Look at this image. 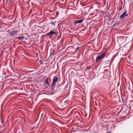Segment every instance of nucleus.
<instances>
[{
  "label": "nucleus",
  "mask_w": 133,
  "mask_h": 133,
  "mask_svg": "<svg viewBox=\"0 0 133 133\" xmlns=\"http://www.w3.org/2000/svg\"><path fill=\"white\" fill-rule=\"evenodd\" d=\"M106 54V53L105 52L101 54L99 56L97 57L96 58V61H97L100 59H101L104 57Z\"/></svg>",
  "instance_id": "nucleus-1"
},
{
  "label": "nucleus",
  "mask_w": 133,
  "mask_h": 133,
  "mask_svg": "<svg viewBox=\"0 0 133 133\" xmlns=\"http://www.w3.org/2000/svg\"><path fill=\"white\" fill-rule=\"evenodd\" d=\"M127 11H125L119 17L120 19H123L127 16L128 15L127 14Z\"/></svg>",
  "instance_id": "nucleus-2"
},
{
  "label": "nucleus",
  "mask_w": 133,
  "mask_h": 133,
  "mask_svg": "<svg viewBox=\"0 0 133 133\" xmlns=\"http://www.w3.org/2000/svg\"><path fill=\"white\" fill-rule=\"evenodd\" d=\"M58 80V78L57 77H54L52 85H53L55 84H56V83Z\"/></svg>",
  "instance_id": "nucleus-3"
},
{
  "label": "nucleus",
  "mask_w": 133,
  "mask_h": 133,
  "mask_svg": "<svg viewBox=\"0 0 133 133\" xmlns=\"http://www.w3.org/2000/svg\"><path fill=\"white\" fill-rule=\"evenodd\" d=\"M17 31H10L9 32V34L11 36L14 35L15 34H16Z\"/></svg>",
  "instance_id": "nucleus-4"
},
{
  "label": "nucleus",
  "mask_w": 133,
  "mask_h": 133,
  "mask_svg": "<svg viewBox=\"0 0 133 133\" xmlns=\"http://www.w3.org/2000/svg\"><path fill=\"white\" fill-rule=\"evenodd\" d=\"M83 19H82L79 20H76L74 21V23L75 24H76L78 23H80L83 22Z\"/></svg>",
  "instance_id": "nucleus-5"
},
{
  "label": "nucleus",
  "mask_w": 133,
  "mask_h": 133,
  "mask_svg": "<svg viewBox=\"0 0 133 133\" xmlns=\"http://www.w3.org/2000/svg\"><path fill=\"white\" fill-rule=\"evenodd\" d=\"M56 34L55 32L53 31H51L50 32L48 33L47 34V35H50L51 36H52V34Z\"/></svg>",
  "instance_id": "nucleus-6"
},
{
  "label": "nucleus",
  "mask_w": 133,
  "mask_h": 133,
  "mask_svg": "<svg viewBox=\"0 0 133 133\" xmlns=\"http://www.w3.org/2000/svg\"><path fill=\"white\" fill-rule=\"evenodd\" d=\"M24 37L23 36H19L17 37V39L21 40L24 38Z\"/></svg>",
  "instance_id": "nucleus-7"
},
{
  "label": "nucleus",
  "mask_w": 133,
  "mask_h": 133,
  "mask_svg": "<svg viewBox=\"0 0 133 133\" xmlns=\"http://www.w3.org/2000/svg\"><path fill=\"white\" fill-rule=\"evenodd\" d=\"M51 23V24L52 25H55V23L54 22H52Z\"/></svg>",
  "instance_id": "nucleus-8"
},
{
  "label": "nucleus",
  "mask_w": 133,
  "mask_h": 133,
  "mask_svg": "<svg viewBox=\"0 0 133 133\" xmlns=\"http://www.w3.org/2000/svg\"><path fill=\"white\" fill-rule=\"evenodd\" d=\"M79 48L78 47V48H77L76 49V51H78L79 50Z\"/></svg>",
  "instance_id": "nucleus-9"
},
{
  "label": "nucleus",
  "mask_w": 133,
  "mask_h": 133,
  "mask_svg": "<svg viewBox=\"0 0 133 133\" xmlns=\"http://www.w3.org/2000/svg\"><path fill=\"white\" fill-rule=\"evenodd\" d=\"M122 9V7H121L119 9V11H120V10H121Z\"/></svg>",
  "instance_id": "nucleus-10"
},
{
  "label": "nucleus",
  "mask_w": 133,
  "mask_h": 133,
  "mask_svg": "<svg viewBox=\"0 0 133 133\" xmlns=\"http://www.w3.org/2000/svg\"><path fill=\"white\" fill-rule=\"evenodd\" d=\"M119 83H118V84H117V87H118H118H119Z\"/></svg>",
  "instance_id": "nucleus-11"
},
{
  "label": "nucleus",
  "mask_w": 133,
  "mask_h": 133,
  "mask_svg": "<svg viewBox=\"0 0 133 133\" xmlns=\"http://www.w3.org/2000/svg\"><path fill=\"white\" fill-rule=\"evenodd\" d=\"M119 88L120 89V88H121V86H120H120H119Z\"/></svg>",
  "instance_id": "nucleus-12"
},
{
  "label": "nucleus",
  "mask_w": 133,
  "mask_h": 133,
  "mask_svg": "<svg viewBox=\"0 0 133 133\" xmlns=\"http://www.w3.org/2000/svg\"><path fill=\"white\" fill-rule=\"evenodd\" d=\"M107 133H111V132H107Z\"/></svg>",
  "instance_id": "nucleus-13"
},
{
  "label": "nucleus",
  "mask_w": 133,
  "mask_h": 133,
  "mask_svg": "<svg viewBox=\"0 0 133 133\" xmlns=\"http://www.w3.org/2000/svg\"><path fill=\"white\" fill-rule=\"evenodd\" d=\"M46 83H47H47H48V81H46Z\"/></svg>",
  "instance_id": "nucleus-14"
},
{
  "label": "nucleus",
  "mask_w": 133,
  "mask_h": 133,
  "mask_svg": "<svg viewBox=\"0 0 133 133\" xmlns=\"http://www.w3.org/2000/svg\"><path fill=\"white\" fill-rule=\"evenodd\" d=\"M115 56L114 57V58H115Z\"/></svg>",
  "instance_id": "nucleus-15"
},
{
  "label": "nucleus",
  "mask_w": 133,
  "mask_h": 133,
  "mask_svg": "<svg viewBox=\"0 0 133 133\" xmlns=\"http://www.w3.org/2000/svg\"><path fill=\"white\" fill-rule=\"evenodd\" d=\"M1 128L0 127V129Z\"/></svg>",
  "instance_id": "nucleus-16"
},
{
  "label": "nucleus",
  "mask_w": 133,
  "mask_h": 133,
  "mask_svg": "<svg viewBox=\"0 0 133 133\" xmlns=\"http://www.w3.org/2000/svg\"><path fill=\"white\" fill-rule=\"evenodd\" d=\"M1 1V0H0V1Z\"/></svg>",
  "instance_id": "nucleus-17"
}]
</instances>
